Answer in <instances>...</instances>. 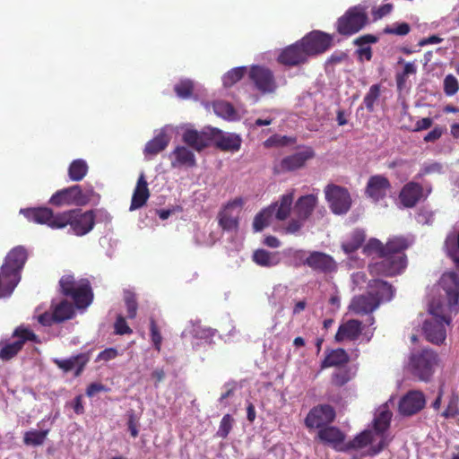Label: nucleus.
<instances>
[{
    "label": "nucleus",
    "instance_id": "1",
    "mask_svg": "<svg viewBox=\"0 0 459 459\" xmlns=\"http://www.w3.org/2000/svg\"><path fill=\"white\" fill-rule=\"evenodd\" d=\"M445 247L458 272H446L439 280V285L445 292L446 303L433 299L429 304V311L435 318L425 320L422 330L426 339L434 344L444 342L446 338L445 324L450 325L453 316L459 312V231L447 235Z\"/></svg>",
    "mask_w": 459,
    "mask_h": 459
},
{
    "label": "nucleus",
    "instance_id": "2",
    "mask_svg": "<svg viewBox=\"0 0 459 459\" xmlns=\"http://www.w3.org/2000/svg\"><path fill=\"white\" fill-rule=\"evenodd\" d=\"M409 247V240L402 236L390 238L385 244L377 238H370L364 246L363 253L375 254L379 258L368 264L370 275L394 277L403 273L407 266L405 251Z\"/></svg>",
    "mask_w": 459,
    "mask_h": 459
},
{
    "label": "nucleus",
    "instance_id": "3",
    "mask_svg": "<svg viewBox=\"0 0 459 459\" xmlns=\"http://www.w3.org/2000/svg\"><path fill=\"white\" fill-rule=\"evenodd\" d=\"M96 215L93 210L83 212L80 208H75L59 212L55 226L60 229L69 226L73 234L82 237L93 230Z\"/></svg>",
    "mask_w": 459,
    "mask_h": 459
},
{
    "label": "nucleus",
    "instance_id": "4",
    "mask_svg": "<svg viewBox=\"0 0 459 459\" xmlns=\"http://www.w3.org/2000/svg\"><path fill=\"white\" fill-rule=\"evenodd\" d=\"M63 295L72 298L78 308L87 307L93 299V293L90 281L83 279L76 282L74 276L65 275L59 281Z\"/></svg>",
    "mask_w": 459,
    "mask_h": 459
},
{
    "label": "nucleus",
    "instance_id": "5",
    "mask_svg": "<svg viewBox=\"0 0 459 459\" xmlns=\"http://www.w3.org/2000/svg\"><path fill=\"white\" fill-rule=\"evenodd\" d=\"M439 361L438 354L431 349H422L410 357L411 373L419 380L429 382Z\"/></svg>",
    "mask_w": 459,
    "mask_h": 459
},
{
    "label": "nucleus",
    "instance_id": "6",
    "mask_svg": "<svg viewBox=\"0 0 459 459\" xmlns=\"http://www.w3.org/2000/svg\"><path fill=\"white\" fill-rule=\"evenodd\" d=\"M29 253L25 247L16 246L6 255L1 271L15 287L21 281V273L28 260Z\"/></svg>",
    "mask_w": 459,
    "mask_h": 459
},
{
    "label": "nucleus",
    "instance_id": "7",
    "mask_svg": "<svg viewBox=\"0 0 459 459\" xmlns=\"http://www.w3.org/2000/svg\"><path fill=\"white\" fill-rule=\"evenodd\" d=\"M432 191L433 186L430 183H420L414 179L403 186L398 199L404 208H414L420 202L427 200Z\"/></svg>",
    "mask_w": 459,
    "mask_h": 459
},
{
    "label": "nucleus",
    "instance_id": "8",
    "mask_svg": "<svg viewBox=\"0 0 459 459\" xmlns=\"http://www.w3.org/2000/svg\"><path fill=\"white\" fill-rule=\"evenodd\" d=\"M368 17L365 9L360 5L349 8L336 22L337 32L343 36H351L365 27Z\"/></svg>",
    "mask_w": 459,
    "mask_h": 459
},
{
    "label": "nucleus",
    "instance_id": "9",
    "mask_svg": "<svg viewBox=\"0 0 459 459\" xmlns=\"http://www.w3.org/2000/svg\"><path fill=\"white\" fill-rule=\"evenodd\" d=\"M93 190L83 193L81 186L74 185L56 191L49 199V204L57 207L65 205L82 206L91 200Z\"/></svg>",
    "mask_w": 459,
    "mask_h": 459
},
{
    "label": "nucleus",
    "instance_id": "10",
    "mask_svg": "<svg viewBox=\"0 0 459 459\" xmlns=\"http://www.w3.org/2000/svg\"><path fill=\"white\" fill-rule=\"evenodd\" d=\"M248 78L255 88L263 94L273 93L278 85L272 70L262 65H252Z\"/></svg>",
    "mask_w": 459,
    "mask_h": 459
},
{
    "label": "nucleus",
    "instance_id": "11",
    "mask_svg": "<svg viewBox=\"0 0 459 459\" xmlns=\"http://www.w3.org/2000/svg\"><path fill=\"white\" fill-rule=\"evenodd\" d=\"M244 204L241 197L228 202L218 213L219 226L225 231L238 230L239 214Z\"/></svg>",
    "mask_w": 459,
    "mask_h": 459
},
{
    "label": "nucleus",
    "instance_id": "12",
    "mask_svg": "<svg viewBox=\"0 0 459 459\" xmlns=\"http://www.w3.org/2000/svg\"><path fill=\"white\" fill-rule=\"evenodd\" d=\"M13 337L16 338L14 342L3 343L0 350V359L2 360H9L15 357L27 341H37V335L31 330L22 326H18L13 331ZM1 344L2 342H0Z\"/></svg>",
    "mask_w": 459,
    "mask_h": 459
},
{
    "label": "nucleus",
    "instance_id": "13",
    "mask_svg": "<svg viewBox=\"0 0 459 459\" xmlns=\"http://www.w3.org/2000/svg\"><path fill=\"white\" fill-rule=\"evenodd\" d=\"M333 36L321 30H313L305 35L300 43L303 45L307 56L325 53L333 44Z\"/></svg>",
    "mask_w": 459,
    "mask_h": 459
},
{
    "label": "nucleus",
    "instance_id": "14",
    "mask_svg": "<svg viewBox=\"0 0 459 459\" xmlns=\"http://www.w3.org/2000/svg\"><path fill=\"white\" fill-rule=\"evenodd\" d=\"M325 198L330 208L335 214L346 213L351 205V198L348 190L344 187L329 185L325 188Z\"/></svg>",
    "mask_w": 459,
    "mask_h": 459
},
{
    "label": "nucleus",
    "instance_id": "15",
    "mask_svg": "<svg viewBox=\"0 0 459 459\" xmlns=\"http://www.w3.org/2000/svg\"><path fill=\"white\" fill-rule=\"evenodd\" d=\"M219 133L218 128H205L202 131L187 129L182 134V141L196 152H202L209 147L214 135Z\"/></svg>",
    "mask_w": 459,
    "mask_h": 459
},
{
    "label": "nucleus",
    "instance_id": "16",
    "mask_svg": "<svg viewBox=\"0 0 459 459\" xmlns=\"http://www.w3.org/2000/svg\"><path fill=\"white\" fill-rule=\"evenodd\" d=\"M335 419V411L329 404H320L313 407L305 419L307 429L325 428L330 425Z\"/></svg>",
    "mask_w": 459,
    "mask_h": 459
},
{
    "label": "nucleus",
    "instance_id": "17",
    "mask_svg": "<svg viewBox=\"0 0 459 459\" xmlns=\"http://www.w3.org/2000/svg\"><path fill=\"white\" fill-rule=\"evenodd\" d=\"M315 157V152L311 148L297 152L291 155L284 157L279 164L274 166V173L294 171L305 166L306 162Z\"/></svg>",
    "mask_w": 459,
    "mask_h": 459
},
{
    "label": "nucleus",
    "instance_id": "18",
    "mask_svg": "<svg viewBox=\"0 0 459 459\" xmlns=\"http://www.w3.org/2000/svg\"><path fill=\"white\" fill-rule=\"evenodd\" d=\"M391 188V182L385 176L380 174L373 175L369 177L367 182L365 195L374 203H378L386 197Z\"/></svg>",
    "mask_w": 459,
    "mask_h": 459
},
{
    "label": "nucleus",
    "instance_id": "19",
    "mask_svg": "<svg viewBox=\"0 0 459 459\" xmlns=\"http://www.w3.org/2000/svg\"><path fill=\"white\" fill-rule=\"evenodd\" d=\"M426 404L425 395L421 391L411 390L399 401L398 410L403 416H412L420 411Z\"/></svg>",
    "mask_w": 459,
    "mask_h": 459
},
{
    "label": "nucleus",
    "instance_id": "20",
    "mask_svg": "<svg viewBox=\"0 0 459 459\" xmlns=\"http://www.w3.org/2000/svg\"><path fill=\"white\" fill-rule=\"evenodd\" d=\"M21 213L23 214L29 221L38 224H46L53 230H60V228L55 226V223L57 221V218L59 217V212L54 213L52 209L48 207L22 209Z\"/></svg>",
    "mask_w": 459,
    "mask_h": 459
},
{
    "label": "nucleus",
    "instance_id": "21",
    "mask_svg": "<svg viewBox=\"0 0 459 459\" xmlns=\"http://www.w3.org/2000/svg\"><path fill=\"white\" fill-rule=\"evenodd\" d=\"M307 265L313 271L321 273H332L337 270L335 260L328 254L312 251L307 256Z\"/></svg>",
    "mask_w": 459,
    "mask_h": 459
},
{
    "label": "nucleus",
    "instance_id": "22",
    "mask_svg": "<svg viewBox=\"0 0 459 459\" xmlns=\"http://www.w3.org/2000/svg\"><path fill=\"white\" fill-rule=\"evenodd\" d=\"M308 56L300 39L281 50L278 62L286 66H296L307 61Z\"/></svg>",
    "mask_w": 459,
    "mask_h": 459
},
{
    "label": "nucleus",
    "instance_id": "23",
    "mask_svg": "<svg viewBox=\"0 0 459 459\" xmlns=\"http://www.w3.org/2000/svg\"><path fill=\"white\" fill-rule=\"evenodd\" d=\"M316 438L325 446L345 452V434L337 427L328 425L317 431Z\"/></svg>",
    "mask_w": 459,
    "mask_h": 459
},
{
    "label": "nucleus",
    "instance_id": "24",
    "mask_svg": "<svg viewBox=\"0 0 459 459\" xmlns=\"http://www.w3.org/2000/svg\"><path fill=\"white\" fill-rule=\"evenodd\" d=\"M378 307V300L375 299L374 293L368 290L365 294L355 296L351 299L349 309L356 315H368Z\"/></svg>",
    "mask_w": 459,
    "mask_h": 459
},
{
    "label": "nucleus",
    "instance_id": "25",
    "mask_svg": "<svg viewBox=\"0 0 459 459\" xmlns=\"http://www.w3.org/2000/svg\"><path fill=\"white\" fill-rule=\"evenodd\" d=\"M362 330V323L359 320L349 319L339 325L334 340L336 342H354L360 336Z\"/></svg>",
    "mask_w": 459,
    "mask_h": 459
},
{
    "label": "nucleus",
    "instance_id": "26",
    "mask_svg": "<svg viewBox=\"0 0 459 459\" xmlns=\"http://www.w3.org/2000/svg\"><path fill=\"white\" fill-rule=\"evenodd\" d=\"M89 360V353H79L65 359H55L53 361L64 372H69L74 368V377H77L81 376Z\"/></svg>",
    "mask_w": 459,
    "mask_h": 459
},
{
    "label": "nucleus",
    "instance_id": "27",
    "mask_svg": "<svg viewBox=\"0 0 459 459\" xmlns=\"http://www.w3.org/2000/svg\"><path fill=\"white\" fill-rule=\"evenodd\" d=\"M149 197L150 190L148 188V183L146 181L144 173L142 172L134 189L129 210L134 211L142 208L146 204Z\"/></svg>",
    "mask_w": 459,
    "mask_h": 459
},
{
    "label": "nucleus",
    "instance_id": "28",
    "mask_svg": "<svg viewBox=\"0 0 459 459\" xmlns=\"http://www.w3.org/2000/svg\"><path fill=\"white\" fill-rule=\"evenodd\" d=\"M172 168L196 166V160L194 152L186 146H177L169 154Z\"/></svg>",
    "mask_w": 459,
    "mask_h": 459
},
{
    "label": "nucleus",
    "instance_id": "29",
    "mask_svg": "<svg viewBox=\"0 0 459 459\" xmlns=\"http://www.w3.org/2000/svg\"><path fill=\"white\" fill-rule=\"evenodd\" d=\"M368 288L370 292L374 293V298L378 300V305L381 302L390 301L394 294V287L387 281L379 279L370 280Z\"/></svg>",
    "mask_w": 459,
    "mask_h": 459
},
{
    "label": "nucleus",
    "instance_id": "30",
    "mask_svg": "<svg viewBox=\"0 0 459 459\" xmlns=\"http://www.w3.org/2000/svg\"><path fill=\"white\" fill-rule=\"evenodd\" d=\"M215 146L223 152H238L241 146V138L236 134H223L219 129V133L214 135L212 140Z\"/></svg>",
    "mask_w": 459,
    "mask_h": 459
},
{
    "label": "nucleus",
    "instance_id": "31",
    "mask_svg": "<svg viewBox=\"0 0 459 459\" xmlns=\"http://www.w3.org/2000/svg\"><path fill=\"white\" fill-rule=\"evenodd\" d=\"M316 204L317 196L316 195L300 196L294 205V212L299 220L306 221L311 216Z\"/></svg>",
    "mask_w": 459,
    "mask_h": 459
},
{
    "label": "nucleus",
    "instance_id": "32",
    "mask_svg": "<svg viewBox=\"0 0 459 459\" xmlns=\"http://www.w3.org/2000/svg\"><path fill=\"white\" fill-rule=\"evenodd\" d=\"M350 361V356L342 348L326 350L325 359L321 362V368L341 367Z\"/></svg>",
    "mask_w": 459,
    "mask_h": 459
},
{
    "label": "nucleus",
    "instance_id": "33",
    "mask_svg": "<svg viewBox=\"0 0 459 459\" xmlns=\"http://www.w3.org/2000/svg\"><path fill=\"white\" fill-rule=\"evenodd\" d=\"M169 141V136L164 131H161L154 138L147 142L143 153L145 156H155L168 147Z\"/></svg>",
    "mask_w": 459,
    "mask_h": 459
},
{
    "label": "nucleus",
    "instance_id": "34",
    "mask_svg": "<svg viewBox=\"0 0 459 459\" xmlns=\"http://www.w3.org/2000/svg\"><path fill=\"white\" fill-rule=\"evenodd\" d=\"M294 198V191L287 193L281 196L279 202L272 204L273 206V215L278 221H284L290 215Z\"/></svg>",
    "mask_w": 459,
    "mask_h": 459
},
{
    "label": "nucleus",
    "instance_id": "35",
    "mask_svg": "<svg viewBox=\"0 0 459 459\" xmlns=\"http://www.w3.org/2000/svg\"><path fill=\"white\" fill-rule=\"evenodd\" d=\"M253 261L263 267H273L280 263L276 253H272L265 249L255 250L253 254Z\"/></svg>",
    "mask_w": 459,
    "mask_h": 459
},
{
    "label": "nucleus",
    "instance_id": "36",
    "mask_svg": "<svg viewBox=\"0 0 459 459\" xmlns=\"http://www.w3.org/2000/svg\"><path fill=\"white\" fill-rule=\"evenodd\" d=\"M49 433V429H30L23 434V444L27 446H42Z\"/></svg>",
    "mask_w": 459,
    "mask_h": 459
},
{
    "label": "nucleus",
    "instance_id": "37",
    "mask_svg": "<svg viewBox=\"0 0 459 459\" xmlns=\"http://www.w3.org/2000/svg\"><path fill=\"white\" fill-rule=\"evenodd\" d=\"M89 167L85 160L82 159L74 160L68 168V176L72 181L82 180L88 173Z\"/></svg>",
    "mask_w": 459,
    "mask_h": 459
},
{
    "label": "nucleus",
    "instance_id": "38",
    "mask_svg": "<svg viewBox=\"0 0 459 459\" xmlns=\"http://www.w3.org/2000/svg\"><path fill=\"white\" fill-rule=\"evenodd\" d=\"M366 238V235L363 230H354L350 239L342 244V248L346 254H352L361 247Z\"/></svg>",
    "mask_w": 459,
    "mask_h": 459
},
{
    "label": "nucleus",
    "instance_id": "39",
    "mask_svg": "<svg viewBox=\"0 0 459 459\" xmlns=\"http://www.w3.org/2000/svg\"><path fill=\"white\" fill-rule=\"evenodd\" d=\"M53 312L56 322L61 323L74 316V308L72 303L65 299L54 307Z\"/></svg>",
    "mask_w": 459,
    "mask_h": 459
},
{
    "label": "nucleus",
    "instance_id": "40",
    "mask_svg": "<svg viewBox=\"0 0 459 459\" xmlns=\"http://www.w3.org/2000/svg\"><path fill=\"white\" fill-rule=\"evenodd\" d=\"M391 419L392 412L389 410H381L374 419L373 426L375 432L378 435H384L390 427Z\"/></svg>",
    "mask_w": 459,
    "mask_h": 459
},
{
    "label": "nucleus",
    "instance_id": "41",
    "mask_svg": "<svg viewBox=\"0 0 459 459\" xmlns=\"http://www.w3.org/2000/svg\"><path fill=\"white\" fill-rule=\"evenodd\" d=\"M273 206H269L257 213L253 221L255 231H261L270 224L273 215Z\"/></svg>",
    "mask_w": 459,
    "mask_h": 459
},
{
    "label": "nucleus",
    "instance_id": "42",
    "mask_svg": "<svg viewBox=\"0 0 459 459\" xmlns=\"http://www.w3.org/2000/svg\"><path fill=\"white\" fill-rule=\"evenodd\" d=\"M372 441V435L369 430H365L357 435L352 440L344 445L345 452L351 449H360L367 446Z\"/></svg>",
    "mask_w": 459,
    "mask_h": 459
},
{
    "label": "nucleus",
    "instance_id": "43",
    "mask_svg": "<svg viewBox=\"0 0 459 459\" xmlns=\"http://www.w3.org/2000/svg\"><path fill=\"white\" fill-rule=\"evenodd\" d=\"M246 73V66H238L230 70L224 74L222 78L223 86L226 88H230L235 83L239 82L245 76Z\"/></svg>",
    "mask_w": 459,
    "mask_h": 459
},
{
    "label": "nucleus",
    "instance_id": "44",
    "mask_svg": "<svg viewBox=\"0 0 459 459\" xmlns=\"http://www.w3.org/2000/svg\"><path fill=\"white\" fill-rule=\"evenodd\" d=\"M285 255L289 258V265L295 268L307 265V253L305 250L289 248L285 251Z\"/></svg>",
    "mask_w": 459,
    "mask_h": 459
},
{
    "label": "nucleus",
    "instance_id": "45",
    "mask_svg": "<svg viewBox=\"0 0 459 459\" xmlns=\"http://www.w3.org/2000/svg\"><path fill=\"white\" fill-rule=\"evenodd\" d=\"M417 72V67L414 63H405L403 70L402 72L396 73L395 81L397 89L399 91H403L406 85L407 78L411 74H415Z\"/></svg>",
    "mask_w": 459,
    "mask_h": 459
},
{
    "label": "nucleus",
    "instance_id": "46",
    "mask_svg": "<svg viewBox=\"0 0 459 459\" xmlns=\"http://www.w3.org/2000/svg\"><path fill=\"white\" fill-rule=\"evenodd\" d=\"M443 173V166L441 163L434 161L431 163H425L422 165L419 172L415 175L414 179L422 180L425 176Z\"/></svg>",
    "mask_w": 459,
    "mask_h": 459
},
{
    "label": "nucleus",
    "instance_id": "47",
    "mask_svg": "<svg viewBox=\"0 0 459 459\" xmlns=\"http://www.w3.org/2000/svg\"><path fill=\"white\" fill-rule=\"evenodd\" d=\"M459 415V395L453 392L449 397L446 410L442 412L445 419H455Z\"/></svg>",
    "mask_w": 459,
    "mask_h": 459
},
{
    "label": "nucleus",
    "instance_id": "48",
    "mask_svg": "<svg viewBox=\"0 0 459 459\" xmlns=\"http://www.w3.org/2000/svg\"><path fill=\"white\" fill-rule=\"evenodd\" d=\"M124 301L126 307L127 317L130 319L135 318L138 309V303L135 294L131 290H125Z\"/></svg>",
    "mask_w": 459,
    "mask_h": 459
},
{
    "label": "nucleus",
    "instance_id": "49",
    "mask_svg": "<svg viewBox=\"0 0 459 459\" xmlns=\"http://www.w3.org/2000/svg\"><path fill=\"white\" fill-rule=\"evenodd\" d=\"M380 96V85L373 84L370 86L368 93L365 95L363 103L368 112H372L374 110V105L377 100Z\"/></svg>",
    "mask_w": 459,
    "mask_h": 459
},
{
    "label": "nucleus",
    "instance_id": "50",
    "mask_svg": "<svg viewBox=\"0 0 459 459\" xmlns=\"http://www.w3.org/2000/svg\"><path fill=\"white\" fill-rule=\"evenodd\" d=\"M214 112L223 118H231L235 115V109L233 106L224 100L215 101L213 103Z\"/></svg>",
    "mask_w": 459,
    "mask_h": 459
},
{
    "label": "nucleus",
    "instance_id": "51",
    "mask_svg": "<svg viewBox=\"0 0 459 459\" xmlns=\"http://www.w3.org/2000/svg\"><path fill=\"white\" fill-rule=\"evenodd\" d=\"M174 91L179 98L187 99L193 94L194 84L190 80H182L175 85Z\"/></svg>",
    "mask_w": 459,
    "mask_h": 459
},
{
    "label": "nucleus",
    "instance_id": "52",
    "mask_svg": "<svg viewBox=\"0 0 459 459\" xmlns=\"http://www.w3.org/2000/svg\"><path fill=\"white\" fill-rule=\"evenodd\" d=\"M150 335L155 350L160 351L162 336L156 321L152 317L150 319Z\"/></svg>",
    "mask_w": 459,
    "mask_h": 459
},
{
    "label": "nucleus",
    "instance_id": "53",
    "mask_svg": "<svg viewBox=\"0 0 459 459\" xmlns=\"http://www.w3.org/2000/svg\"><path fill=\"white\" fill-rule=\"evenodd\" d=\"M233 421L234 420L230 414H225L220 422L216 436L221 438H226L232 429Z\"/></svg>",
    "mask_w": 459,
    "mask_h": 459
},
{
    "label": "nucleus",
    "instance_id": "54",
    "mask_svg": "<svg viewBox=\"0 0 459 459\" xmlns=\"http://www.w3.org/2000/svg\"><path fill=\"white\" fill-rule=\"evenodd\" d=\"M351 380L348 369L337 370L332 374L331 381L334 386L342 387Z\"/></svg>",
    "mask_w": 459,
    "mask_h": 459
},
{
    "label": "nucleus",
    "instance_id": "55",
    "mask_svg": "<svg viewBox=\"0 0 459 459\" xmlns=\"http://www.w3.org/2000/svg\"><path fill=\"white\" fill-rule=\"evenodd\" d=\"M459 90V83L457 79L452 75L448 74L444 79V92L447 96L455 95Z\"/></svg>",
    "mask_w": 459,
    "mask_h": 459
},
{
    "label": "nucleus",
    "instance_id": "56",
    "mask_svg": "<svg viewBox=\"0 0 459 459\" xmlns=\"http://www.w3.org/2000/svg\"><path fill=\"white\" fill-rule=\"evenodd\" d=\"M15 286L12 284L5 274L0 270V298L9 297L14 290Z\"/></svg>",
    "mask_w": 459,
    "mask_h": 459
},
{
    "label": "nucleus",
    "instance_id": "57",
    "mask_svg": "<svg viewBox=\"0 0 459 459\" xmlns=\"http://www.w3.org/2000/svg\"><path fill=\"white\" fill-rule=\"evenodd\" d=\"M411 30V27L406 22L395 23L392 27H386L384 30V32L386 34H394L399 36H405Z\"/></svg>",
    "mask_w": 459,
    "mask_h": 459
},
{
    "label": "nucleus",
    "instance_id": "58",
    "mask_svg": "<svg viewBox=\"0 0 459 459\" xmlns=\"http://www.w3.org/2000/svg\"><path fill=\"white\" fill-rule=\"evenodd\" d=\"M115 333L119 335L132 333V329L128 326L125 317L118 316L114 325Z\"/></svg>",
    "mask_w": 459,
    "mask_h": 459
},
{
    "label": "nucleus",
    "instance_id": "59",
    "mask_svg": "<svg viewBox=\"0 0 459 459\" xmlns=\"http://www.w3.org/2000/svg\"><path fill=\"white\" fill-rule=\"evenodd\" d=\"M127 427L128 430L130 432V435L133 437H136L139 434L138 430V418L134 413L133 411L128 412V421H127Z\"/></svg>",
    "mask_w": 459,
    "mask_h": 459
},
{
    "label": "nucleus",
    "instance_id": "60",
    "mask_svg": "<svg viewBox=\"0 0 459 459\" xmlns=\"http://www.w3.org/2000/svg\"><path fill=\"white\" fill-rule=\"evenodd\" d=\"M446 132V128L441 126H435L431 131H429L423 138L426 143H434L438 140L443 134Z\"/></svg>",
    "mask_w": 459,
    "mask_h": 459
},
{
    "label": "nucleus",
    "instance_id": "61",
    "mask_svg": "<svg viewBox=\"0 0 459 459\" xmlns=\"http://www.w3.org/2000/svg\"><path fill=\"white\" fill-rule=\"evenodd\" d=\"M118 351L115 348H107L104 351H100L97 357V361L104 360L108 361L114 359L117 357Z\"/></svg>",
    "mask_w": 459,
    "mask_h": 459
},
{
    "label": "nucleus",
    "instance_id": "62",
    "mask_svg": "<svg viewBox=\"0 0 459 459\" xmlns=\"http://www.w3.org/2000/svg\"><path fill=\"white\" fill-rule=\"evenodd\" d=\"M305 221H301L298 219H292L289 221L287 227L285 228L286 233L295 234L297 233L303 226V222Z\"/></svg>",
    "mask_w": 459,
    "mask_h": 459
},
{
    "label": "nucleus",
    "instance_id": "63",
    "mask_svg": "<svg viewBox=\"0 0 459 459\" xmlns=\"http://www.w3.org/2000/svg\"><path fill=\"white\" fill-rule=\"evenodd\" d=\"M393 4H385L381 6H379L376 11L373 12L374 18L381 19L384 16L389 14L393 10Z\"/></svg>",
    "mask_w": 459,
    "mask_h": 459
},
{
    "label": "nucleus",
    "instance_id": "64",
    "mask_svg": "<svg viewBox=\"0 0 459 459\" xmlns=\"http://www.w3.org/2000/svg\"><path fill=\"white\" fill-rule=\"evenodd\" d=\"M433 124V119L430 117H424L418 120L415 124V127L412 130L413 132H420L423 130H427L431 127Z\"/></svg>",
    "mask_w": 459,
    "mask_h": 459
}]
</instances>
